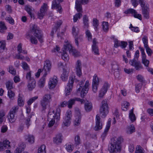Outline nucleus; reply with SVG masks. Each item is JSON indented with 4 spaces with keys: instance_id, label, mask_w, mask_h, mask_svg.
<instances>
[{
    "instance_id": "1",
    "label": "nucleus",
    "mask_w": 153,
    "mask_h": 153,
    "mask_svg": "<svg viewBox=\"0 0 153 153\" xmlns=\"http://www.w3.org/2000/svg\"><path fill=\"white\" fill-rule=\"evenodd\" d=\"M26 36L30 38V42L33 44L36 45L38 43L36 37L40 43H42L43 42V34L39 29V27L35 24L33 25L30 31L27 33Z\"/></svg>"
},
{
    "instance_id": "2",
    "label": "nucleus",
    "mask_w": 153,
    "mask_h": 153,
    "mask_svg": "<svg viewBox=\"0 0 153 153\" xmlns=\"http://www.w3.org/2000/svg\"><path fill=\"white\" fill-rule=\"evenodd\" d=\"M61 110L59 108L56 109V112L54 113V111L50 109L48 115V120L49 121L48 126L51 127L53 126L55 123V119L56 121L59 120L60 118Z\"/></svg>"
},
{
    "instance_id": "3",
    "label": "nucleus",
    "mask_w": 153,
    "mask_h": 153,
    "mask_svg": "<svg viewBox=\"0 0 153 153\" xmlns=\"http://www.w3.org/2000/svg\"><path fill=\"white\" fill-rule=\"evenodd\" d=\"M123 138L121 137H114L111 139V146L108 147V150L111 153L120 151L121 150L120 144Z\"/></svg>"
},
{
    "instance_id": "4",
    "label": "nucleus",
    "mask_w": 153,
    "mask_h": 153,
    "mask_svg": "<svg viewBox=\"0 0 153 153\" xmlns=\"http://www.w3.org/2000/svg\"><path fill=\"white\" fill-rule=\"evenodd\" d=\"M84 83V81H81L77 85V87H78L77 91H80L81 90V96L82 98H84L88 93L89 85V82L88 80L86 81L85 85L83 87Z\"/></svg>"
},
{
    "instance_id": "5",
    "label": "nucleus",
    "mask_w": 153,
    "mask_h": 153,
    "mask_svg": "<svg viewBox=\"0 0 153 153\" xmlns=\"http://www.w3.org/2000/svg\"><path fill=\"white\" fill-rule=\"evenodd\" d=\"M101 105H102L100 108V113L101 114L102 117L105 118L109 112V108L107 101L105 100H103L101 102Z\"/></svg>"
},
{
    "instance_id": "6",
    "label": "nucleus",
    "mask_w": 153,
    "mask_h": 153,
    "mask_svg": "<svg viewBox=\"0 0 153 153\" xmlns=\"http://www.w3.org/2000/svg\"><path fill=\"white\" fill-rule=\"evenodd\" d=\"M51 98V95L49 94H46L43 97L40 102L42 107L41 111L42 112H44L46 109L47 106L50 102Z\"/></svg>"
},
{
    "instance_id": "7",
    "label": "nucleus",
    "mask_w": 153,
    "mask_h": 153,
    "mask_svg": "<svg viewBox=\"0 0 153 153\" xmlns=\"http://www.w3.org/2000/svg\"><path fill=\"white\" fill-rule=\"evenodd\" d=\"M75 79V76L72 75L69 77V79L68 85L65 89V95H69L72 91V89L73 86V83Z\"/></svg>"
},
{
    "instance_id": "8",
    "label": "nucleus",
    "mask_w": 153,
    "mask_h": 153,
    "mask_svg": "<svg viewBox=\"0 0 153 153\" xmlns=\"http://www.w3.org/2000/svg\"><path fill=\"white\" fill-rule=\"evenodd\" d=\"M71 112L70 110L67 111L66 114V116L64 118L62 126L64 127L65 126H69L71 122Z\"/></svg>"
},
{
    "instance_id": "9",
    "label": "nucleus",
    "mask_w": 153,
    "mask_h": 153,
    "mask_svg": "<svg viewBox=\"0 0 153 153\" xmlns=\"http://www.w3.org/2000/svg\"><path fill=\"white\" fill-rule=\"evenodd\" d=\"M19 107L17 106L13 107L9 112L8 119L11 123L14 122L16 120V117L15 116V113L17 111Z\"/></svg>"
},
{
    "instance_id": "10",
    "label": "nucleus",
    "mask_w": 153,
    "mask_h": 153,
    "mask_svg": "<svg viewBox=\"0 0 153 153\" xmlns=\"http://www.w3.org/2000/svg\"><path fill=\"white\" fill-rule=\"evenodd\" d=\"M129 63L131 65L134 67L137 70H139L143 68V67L140 62L137 60L135 58L130 60Z\"/></svg>"
},
{
    "instance_id": "11",
    "label": "nucleus",
    "mask_w": 153,
    "mask_h": 153,
    "mask_svg": "<svg viewBox=\"0 0 153 153\" xmlns=\"http://www.w3.org/2000/svg\"><path fill=\"white\" fill-rule=\"evenodd\" d=\"M64 49L68 51L69 53L74 56H77L79 55V52L75 49H73L71 44H68L64 45Z\"/></svg>"
},
{
    "instance_id": "12",
    "label": "nucleus",
    "mask_w": 153,
    "mask_h": 153,
    "mask_svg": "<svg viewBox=\"0 0 153 153\" xmlns=\"http://www.w3.org/2000/svg\"><path fill=\"white\" fill-rule=\"evenodd\" d=\"M48 8L47 4L45 3H44L43 5L40 8L39 12L38 13V15L39 19H42L45 14V13L47 10Z\"/></svg>"
},
{
    "instance_id": "13",
    "label": "nucleus",
    "mask_w": 153,
    "mask_h": 153,
    "mask_svg": "<svg viewBox=\"0 0 153 153\" xmlns=\"http://www.w3.org/2000/svg\"><path fill=\"white\" fill-rule=\"evenodd\" d=\"M58 82L57 77L56 76H54L53 78H51L49 82L48 85L50 89L54 88Z\"/></svg>"
},
{
    "instance_id": "14",
    "label": "nucleus",
    "mask_w": 153,
    "mask_h": 153,
    "mask_svg": "<svg viewBox=\"0 0 153 153\" xmlns=\"http://www.w3.org/2000/svg\"><path fill=\"white\" fill-rule=\"evenodd\" d=\"M109 85L107 82H105L102 88L100 91L99 96L100 97H102L107 92L108 88H109Z\"/></svg>"
},
{
    "instance_id": "15",
    "label": "nucleus",
    "mask_w": 153,
    "mask_h": 153,
    "mask_svg": "<svg viewBox=\"0 0 153 153\" xmlns=\"http://www.w3.org/2000/svg\"><path fill=\"white\" fill-rule=\"evenodd\" d=\"M101 120L99 115L97 114L96 117V126L94 128V129L96 131L101 129L102 128V124L101 123Z\"/></svg>"
},
{
    "instance_id": "16",
    "label": "nucleus",
    "mask_w": 153,
    "mask_h": 153,
    "mask_svg": "<svg viewBox=\"0 0 153 153\" xmlns=\"http://www.w3.org/2000/svg\"><path fill=\"white\" fill-rule=\"evenodd\" d=\"M76 69L77 75L80 77L82 74V63L80 60H78L76 64Z\"/></svg>"
},
{
    "instance_id": "17",
    "label": "nucleus",
    "mask_w": 153,
    "mask_h": 153,
    "mask_svg": "<svg viewBox=\"0 0 153 153\" xmlns=\"http://www.w3.org/2000/svg\"><path fill=\"white\" fill-rule=\"evenodd\" d=\"M125 14H134V16L135 18L138 19L140 20L142 19L141 15L140 14H137L136 11L133 9H129L124 12Z\"/></svg>"
},
{
    "instance_id": "18",
    "label": "nucleus",
    "mask_w": 153,
    "mask_h": 153,
    "mask_svg": "<svg viewBox=\"0 0 153 153\" xmlns=\"http://www.w3.org/2000/svg\"><path fill=\"white\" fill-rule=\"evenodd\" d=\"M62 23V22L61 20H59L57 21L56 24L55 25L54 27L52 29V30L51 32L50 35L52 37H53L54 34V32H56L59 29L60 26L61 25Z\"/></svg>"
},
{
    "instance_id": "19",
    "label": "nucleus",
    "mask_w": 153,
    "mask_h": 153,
    "mask_svg": "<svg viewBox=\"0 0 153 153\" xmlns=\"http://www.w3.org/2000/svg\"><path fill=\"white\" fill-rule=\"evenodd\" d=\"M56 7L58 9L57 11L59 13H61L62 11V8L59 3H58L56 0H53L52 2V9Z\"/></svg>"
},
{
    "instance_id": "20",
    "label": "nucleus",
    "mask_w": 153,
    "mask_h": 153,
    "mask_svg": "<svg viewBox=\"0 0 153 153\" xmlns=\"http://www.w3.org/2000/svg\"><path fill=\"white\" fill-rule=\"evenodd\" d=\"M24 137L25 140L27 141L30 144H33L34 143L35 138L33 135L29 134L25 135Z\"/></svg>"
},
{
    "instance_id": "21",
    "label": "nucleus",
    "mask_w": 153,
    "mask_h": 153,
    "mask_svg": "<svg viewBox=\"0 0 153 153\" xmlns=\"http://www.w3.org/2000/svg\"><path fill=\"white\" fill-rule=\"evenodd\" d=\"M36 86V81L34 79H30L28 82L27 88L30 91H32Z\"/></svg>"
},
{
    "instance_id": "22",
    "label": "nucleus",
    "mask_w": 153,
    "mask_h": 153,
    "mask_svg": "<svg viewBox=\"0 0 153 153\" xmlns=\"http://www.w3.org/2000/svg\"><path fill=\"white\" fill-rule=\"evenodd\" d=\"M111 118H109L107 123V125L106 126L104 132L102 135V137H105L107 134V132L109 130L111 126Z\"/></svg>"
},
{
    "instance_id": "23",
    "label": "nucleus",
    "mask_w": 153,
    "mask_h": 153,
    "mask_svg": "<svg viewBox=\"0 0 153 153\" xmlns=\"http://www.w3.org/2000/svg\"><path fill=\"white\" fill-rule=\"evenodd\" d=\"M51 68V64L49 60L46 61L44 63L43 69L42 71H49Z\"/></svg>"
},
{
    "instance_id": "24",
    "label": "nucleus",
    "mask_w": 153,
    "mask_h": 153,
    "mask_svg": "<svg viewBox=\"0 0 153 153\" xmlns=\"http://www.w3.org/2000/svg\"><path fill=\"white\" fill-rule=\"evenodd\" d=\"M68 72L65 69H63V72L61 76V78L63 81H66L68 78Z\"/></svg>"
},
{
    "instance_id": "25",
    "label": "nucleus",
    "mask_w": 153,
    "mask_h": 153,
    "mask_svg": "<svg viewBox=\"0 0 153 153\" xmlns=\"http://www.w3.org/2000/svg\"><path fill=\"white\" fill-rule=\"evenodd\" d=\"M25 9L30 16L31 18L34 19V14L32 13V7L30 6H25Z\"/></svg>"
},
{
    "instance_id": "26",
    "label": "nucleus",
    "mask_w": 153,
    "mask_h": 153,
    "mask_svg": "<svg viewBox=\"0 0 153 153\" xmlns=\"http://www.w3.org/2000/svg\"><path fill=\"white\" fill-rule=\"evenodd\" d=\"M85 108L87 112L91 111L92 108V104L91 102L87 101L85 104Z\"/></svg>"
},
{
    "instance_id": "27",
    "label": "nucleus",
    "mask_w": 153,
    "mask_h": 153,
    "mask_svg": "<svg viewBox=\"0 0 153 153\" xmlns=\"http://www.w3.org/2000/svg\"><path fill=\"white\" fill-rule=\"evenodd\" d=\"M25 147L26 145L24 143H21L19 147L15 150V153H20V152H22V150H23Z\"/></svg>"
},
{
    "instance_id": "28",
    "label": "nucleus",
    "mask_w": 153,
    "mask_h": 153,
    "mask_svg": "<svg viewBox=\"0 0 153 153\" xmlns=\"http://www.w3.org/2000/svg\"><path fill=\"white\" fill-rule=\"evenodd\" d=\"M135 128L133 125L128 126L127 128L126 133L128 134H131L135 131Z\"/></svg>"
},
{
    "instance_id": "29",
    "label": "nucleus",
    "mask_w": 153,
    "mask_h": 153,
    "mask_svg": "<svg viewBox=\"0 0 153 153\" xmlns=\"http://www.w3.org/2000/svg\"><path fill=\"white\" fill-rule=\"evenodd\" d=\"M62 135L61 134H59L56 135V137L53 138V142L56 144L61 143L62 140Z\"/></svg>"
},
{
    "instance_id": "30",
    "label": "nucleus",
    "mask_w": 153,
    "mask_h": 153,
    "mask_svg": "<svg viewBox=\"0 0 153 153\" xmlns=\"http://www.w3.org/2000/svg\"><path fill=\"white\" fill-rule=\"evenodd\" d=\"M75 42L76 45L79 46V42H81L83 40V36L80 35L78 36L77 35L74 37Z\"/></svg>"
},
{
    "instance_id": "31",
    "label": "nucleus",
    "mask_w": 153,
    "mask_h": 153,
    "mask_svg": "<svg viewBox=\"0 0 153 153\" xmlns=\"http://www.w3.org/2000/svg\"><path fill=\"white\" fill-rule=\"evenodd\" d=\"M75 6L76 10L78 12H80L82 10V5L79 0H76Z\"/></svg>"
},
{
    "instance_id": "32",
    "label": "nucleus",
    "mask_w": 153,
    "mask_h": 153,
    "mask_svg": "<svg viewBox=\"0 0 153 153\" xmlns=\"http://www.w3.org/2000/svg\"><path fill=\"white\" fill-rule=\"evenodd\" d=\"M133 109L132 108L130 111L129 116V119L132 122H134L136 120L135 115L133 113Z\"/></svg>"
},
{
    "instance_id": "33",
    "label": "nucleus",
    "mask_w": 153,
    "mask_h": 153,
    "mask_svg": "<svg viewBox=\"0 0 153 153\" xmlns=\"http://www.w3.org/2000/svg\"><path fill=\"white\" fill-rule=\"evenodd\" d=\"M88 19L87 16L84 15L83 18V22L84 25V27L87 28L89 26Z\"/></svg>"
},
{
    "instance_id": "34",
    "label": "nucleus",
    "mask_w": 153,
    "mask_h": 153,
    "mask_svg": "<svg viewBox=\"0 0 153 153\" xmlns=\"http://www.w3.org/2000/svg\"><path fill=\"white\" fill-rule=\"evenodd\" d=\"M148 7H145V8L142 9L143 14L144 18L146 19H148L149 18L148 11Z\"/></svg>"
},
{
    "instance_id": "35",
    "label": "nucleus",
    "mask_w": 153,
    "mask_h": 153,
    "mask_svg": "<svg viewBox=\"0 0 153 153\" xmlns=\"http://www.w3.org/2000/svg\"><path fill=\"white\" fill-rule=\"evenodd\" d=\"M6 46V42L4 40L0 41V52H2L5 50Z\"/></svg>"
},
{
    "instance_id": "36",
    "label": "nucleus",
    "mask_w": 153,
    "mask_h": 153,
    "mask_svg": "<svg viewBox=\"0 0 153 153\" xmlns=\"http://www.w3.org/2000/svg\"><path fill=\"white\" fill-rule=\"evenodd\" d=\"M13 82L12 81H9L6 82L5 85L6 88L8 91L11 90L13 88Z\"/></svg>"
},
{
    "instance_id": "37",
    "label": "nucleus",
    "mask_w": 153,
    "mask_h": 153,
    "mask_svg": "<svg viewBox=\"0 0 153 153\" xmlns=\"http://www.w3.org/2000/svg\"><path fill=\"white\" fill-rule=\"evenodd\" d=\"M82 117H76L74 121V125L75 126H78L79 125L81 122V120Z\"/></svg>"
},
{
    "instance_id": "38",
    "label": "nucleus",
    "mask_w": 153,
    "mask_h": 153,
    "mask_svg": "<svg viewBox=\"0 0 153 153\" xmlns=\"http://www.w3.org/2000/svg\"><path fill=\"white\" fill-rule=\"evenodd\" d=\"M46 146L45 145H42L38 149V153H46L45 151Z\"/></svg>"
},
{
    "instance_id": "39",
    "label": "nucleus",
    "mask_w": 153,
    "mask_h": 153,
    "mask_svg": "<svg viewBox=\"0 0 153 153\" xmlns=\"http://www.w3.org/2000/svg\"><path fill=\"white\" fill-rule=\"evenodd\" d=\"M2 143L4 149L6 148L8 149L10 147V146L9 144L10 142H9L8 140H4L3 141Z\"/></svg>"
},
{
    "instance_id": "40",
    "label": "nucleus",
    "mask_w": 153,
    "mask_h": 153,
    "mask_svg": "<svg viewBox=\"0 0 153 153\" xmlns=\"http://www.w3.org/2000/svg\"><path fill=\"white\" fill-rule=\"evenodd\" d=\"M18 105L20 106H22L24 104V101L22 97L20 96V94H19L18 96Z\"/></svg>"
},
{
    "instance_id": "41",
    "label": "nucleus",
    "mask_w": 153,
    "mask_h": 153,
    "mask_svg": "<svg viewBox=\"0 0 153 153\" xmlns=\"http://www.w3.org/2000/svg\"><path fill=\"white\" fill-rule=\"evenodd\" d=\"M5 114L2 111H0V123H1L4 121L5 120Z\"/></svg>"
},
{
    "instance_id": "42",
    "label": "nucleus",
    "mask_w": 153,
    "mask_h": 153,
    "mask_svg": "<svg viewBox=\"0 0 153 153\" xmlns=\"http://www.w3.org/2000/svg\"><path fill=\"white\" fill-rule=\"evenodd\" d=\"M130 105L129 103L126 101L123 102V104L122 105V109L124 111H126L127 108Z\"/></svg>"
},
{
    "instance_id": "43",
    "label": "nucleus",
    "mask_w": 153,
    "mask_h": 153,
    "mask_svg": "<svg viewBox=\"0 0 153 153\" xmlns=\"http://www.w3.org/2000/svg\"><path fill=\"white\" fill-rule=\"evenodd\" d=\"M65 51L64 49V48L63 49V53L62 54V58L64 60H67L68 58V56L67 53H66V51Z\"/></svg>"
},
{
    "instance_id": "44",
    "label": "nucleus",
    "mask_w": 153,
    "mask_h": 153,
    "mask_svg": "<svg viewBox=\"0 0 153 153\" xmlns=\"http://www.w3.org/2000/svg\"><path fill=\"white\" fill-rule=\"evenodd\" d=\"M99 81L98 77L96 75L93 76L92 84L97 85H99Z\"/></svg>"
},
{
    "instance_id": "45",
    "label": "nucleus",
    "mask_w": 153,
    "mask_h": 153,
    "mask_svg": "<svg viewBox=\"0 0 153 153\" xmlns=\"http://www.w3.org/2000/svg\"><path fill=\"white\" fill-rule=\"evenodd\" d=\"M75 100L73 99H71L68 102V106L69 108H72V106L75 103Z\"/></svg>"
},
{
    "instance_id": "46",
    "label": "nucleus",
    "mask_w": 153,
    "mask_h": 153,
    "mask_svg": "<svg viewBox=\"0 0 153 153\" xmlns=\"http://www.w3.org/2000/svg\"><path fill=\"white\" fill-rule=\"evenodd\" d=\"M82 16V14L80 13H76L74 16L73 20L74 22H76L78 19L80 18Z\"/></svg>"
},
{
    "instance_id": "47",
    "label": "nucleus",
    "mask_w": 153,
    "mask_h": 153,
    "mask_svg": "<svg viewBox=\"0 0 153 153\" xmlns=\"http://www.w3.org/2000/svg\"><path fill=\"white\" fill-rule=\"evenodd\" d=\"M102 28L104 31L106 32L108 30V23L107 22H103L102 23Z\"/></svg>"
},
{
    "instance_id": "48",
    "label": "nucleus",
    "mask_w": 153,
    "mask_h": 153,
    "mask_svg": "<svg viewBox=\"0 0 153 153\" xmlns=\"http://www.w3.org/2000/svg\"><path fill=\"white\" fill-rule=\"evenodd\" d=\"M93 26L95 27V30L97 31V27L99 25L98 20L97 19L94 18L93 20Z\"/></svg>"
},
{
    "instance_id": "49",
    "label": "nucleus",
    "mask_w": 153,
    "mask_h": 153,
    "mask_svg": "<svg viewBox=\"0 0 153 153\" xmlns=\"http://www.w3.org/2000/svg\"><path fill=\"white\" fill-rule=\"evenodd\" d=\"M45 79L44 78H41L39 80L38 82V86L40 88L43 87L45 85Z\"/></svg>"
},
{
    "instance_id": "50",
    "label": "nucleus",
    "mask_w": 153,
    "mask_h": 153,
    "mask_svg": "<svg viewBox=\"0 0 153 153\" xmlns=\"http://www.w3.org/2000/svg\"><path fill=\"white\" fill-rule=\"evenodd\" d=\"M38 98V97L36 96L30 99L27 102V103L29 105H30L34 101Z\"/></svg>"
},
{
    "instance_id": "51",
    "label": "nucleus",
    "mask_w": 153,
    "mask_h": 153,
    "mask_svg": "<svg viewBox=\"0 0 153 153\" xmlns=\"http://www.w3.org/2000/svg\"><path fill=\"white\" fill-rule=\"evenodd\" d=\"M9 72L13 75H15L16 74L15 69L11 66H9Z\"/></svg>"
},
{
    "instance_id": "52",
    "label": "nucleus",
    "mask_w": 153,
    "mask_h": 153,
    "mask_svg": "<svg viewBox=\"0 0 153 153\" xmlns=\"http://www.w3.org/2000/svg\"><path fill=\"white\" fill-rule=\"evenodd\" d=\"M75 144L76 145H78L81 143V140L80 137L78 135L76 136L75 137Z\"/></svg>"
},
{
    "instance_id": "53",
    "label": "nucleus",
    "mask_w": 153,
    "mask_h": 153,
    "mask_svg": "<svg viewBox=\"0 0 153 153\" xmlns=\"http://www.w3.org/2000/svg\"><path fill=\"white\" fill-rule=\"evenodd\" d=\"M5 19L9 22V23L10 24L12 25L14 24V20L10 16L6 17L5 18Z\"/></svg>"
},
{
    "instance_id": "54",
    "label": "nucleus",
    "mask_w": 153,
    "mask_h": 153,
    "mask_svg": "<svg viewBox=\"0 0 153 153\" xmlns=\"http://www.w3.org/2000/svg\"><path fill=\"white\" fill-rule=\"evenodd\" d=\"M66 149L67 151L69 152L72 151L73 149V146H72L71 144L68 143L66 144Z\"/></svg>"
},
{
    "instance_id": "55",
    "label": "nucleus",
    "mask_w": 153,
    "mask_h": 153,
    "mask_svg": "<svg viewBox=\"0 0 153 153\" xmlns=\"http://www.w3.org/2000/svg\"><path fill=\"white\" fill-rule=\"evenodd\" d=\"M142 85V83H139L136 85L135 91L137 93H138L140 92Z\"/></svg>"
},
{
    "instance_id": "56",
    "label": "nucleus",
    "mask_w": 153,
    "mask_h": 153,
    "mask_svg": "<svg viewBox=\"0 0 153 153\" xmlns=\"http://www.w3.org/2000/svg\"><path fill=\"white\" fill-rule=\"evenodd\" d=\"M112 69L114 71H117L119 70V65L116 63H113L112 65Z\"/></svg>"
},
{
    "instance_id": "57",
    "label": "nucleus",
    "mask_w": 153,
    "mask_h": 153,
    "mask_svg": "<svg viewBox=\"0 0 153 153\" xmlns=\"http://www.w3.org/2000/svg\"><path fill=\"white\" fill-rule=\"evenodd\" d=\"M92 49L93 52H94L95 54H99L98 47L97 46H92Z\"/></svg>"
},
{
    "instance_id": "58",
    "label": "nucleus",
    "mask_w": 153,
    "mask_h": 153,
    "mask_svg": "<svg viewBox=\"0 0 153 153\" xmlns=\"http://www.w3.org/2000/svg\"><path fill=\"white\" fill-rule=\"evenodd\" d=\"M142 40L144 44V47H148V41L147 37H144L142 38Z\"/></svg>"
},
{
    "instance_id": "59",
    "label": "nucleus",
    "mask_w": 153,
    "mask_h": 153,
    "mask_svg": "<svg viewBox=\"0 0 153 153\" xmlns=\"http://www.w3.org/2000/svg\"><path fill=\"white\" fill-rule=\"evenodd\" d=\"M137 78L138 80L141 83L145 82V80L143 77L140 75H139L137 76Z\"/></svg>"
},
{
    "instance_id": "60",
    "label": "nucleus",
    "mask_w": 153,
    "mask_h": 153,
    "mask_svg": "<svg viewBox=\"0 0 153 153\" xmlns=\"http://www.w3.org/2000/svg\"><path fill=\"white\" fill-rule=\"evenodd\" d=\"M15 95V94L11 90H9L8 91V95L10 99L13 97Z\"/></svg>"
},
{
    "instance_id": "61",
    "label": "nucleus",
    "mask_w": 153,
    "mask_h": 153,
    "mask_svg": "<svg viewBox=\"0 0 153 153\" xmlns=\"http://www.w3.org/2000/svg\"><path fill=\"white\" fill-rule=\"evenodd\" d=\"M75 112L76 114V117H81L82 116L81 114L80 111L79 109L78 108H75Z\"/></svg>"
},
{
    "instance_id": "62",
    "label": "nucleus",
    "mask_w": 153,
    "mask_h": 153,
    "mask_svg": "<svg viewBox=\"0 0 153 153\" xmlns=\"http://www.w3.org/2000/svg\"><path fill=\"white\" fill-rule=\"evenodd\" d=\"M146 50V52L149 56H150L152 55V51L148 46L147 47H145Z\"/></svg>"
},
{
    "instance_id": "63",
    "label": "nucleus",
    "mask_w": 153,
    "mask_h": 153,
    "mask_svg": "<svg viewBox=\"0 0 153 153\" xmlns=\"http://www.w3.org/2000/svg\"><path fill=\"white\" fill-rule=\"evenodd\" d=\"M21 53H18L16 55V57L18 59L22 60L24 59V57L21 54Z\"/></svg>"
},
{
    "instance_id": "64",
    "label": "nucleus",
    "mask_w": 153,
    "mask_h": 153,
    "mask_svg": "<svg viewBox=\"0 0 153 153\" xmlns=\"http://www.w3.org/2000/svg\"><path fill=\"white\" fill-rule=\"evenodd\" d=\"M142 148L140 146L136 148L135 153H143L142 149Z\"/></svg>"
}]
</instances>
